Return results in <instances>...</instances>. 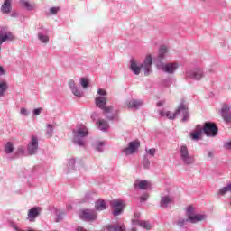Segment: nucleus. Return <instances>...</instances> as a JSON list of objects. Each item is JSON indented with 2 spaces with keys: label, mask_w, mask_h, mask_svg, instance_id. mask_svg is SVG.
Listing matches in <instances>:
<instances>
[{
  "label": "nucleus",
  "mask_w": 231,
  "mask_h": 231,
  "mask_svg": "<svg viewBox=\"0 0 231 231\" xmlns=\"http://www.w3.org/2000/svg\"><path fill=\"white\" fill-rule=\"evenodd\" d=\"M208 158H212V156H214V153H213L212 152H209L208 153Z\"/></svg>",
  "instance_id": "09e8293b"
},
{
  "label": "nucleus",
  "mask_w": 231,
  "mask_h": 231,
  "mask_svg": "<svg viewBox=\"0 0 231 231\" xmlns=\"http://www.w3.org/2000/svg\"><path fill=\"white\" fill-rule=\"evenodd\" d=\"M76 231H87V230L84 229V227H82V226H78V227L76 228Z\"/></svg>",
  "instance_id": "49530a36"
},
{
  "label": "nucleus",
  "mask_w": 231,
  "mask_h": 231,
  "mask_svg": "<svg viewBox=\"0 0 231 231\" xmlns=\"http://www.w3.org/2000/svg\"><path fill=\"white\" fill-rule=\"evenodd\" d=\"M146 152L148 154H150V156H154L156 154V149L154 148H152V149H146Z\"/></svg>",
  "instance_id": "c9c22d12"
},
{
  "label": "nucleus",
  "mask_w": 231,
  "mask_h": 231,
  "mask_svg": "<svg viewBox=\"0 0 231 231\" xmlns=\"http://www.w3.org/2000/svg\"><path fill=\"white\" fill-rule=\"evenodd\" d=\"M15 230H17V227H15Z\"/></svg>",
  "instance_id": "13d9d810"
},
{
  "label": "nucleus",
  "mask_w": 231,
  "mask_h": 231,
  "mask_svg": "<svg viewBox=\"0 0 231 231\" xmlns=\"http://www.w3.org/2000/svg\"><path fill=\"white\" fill-rule=\"evenodd\" d=\"M97 125L101 131H107V127H109V124L104 119L99 120Z\"/></svg>",
  "instance_id": "5701e85b"
},
{
  "label": "nucleus",
  "mask_w": 231,
  "mask_h": 231,
  "mask_svg": "<svg viewBox=\"0 0 231 231\" xmlns=\"http://www.w3.org/2000/svg\"><path fill=\"white\" fill-rule=\"evenodd\" d=\"M180 154L181 160L187 165H190L191 163H194V157L189 154V148H187V145H182L180 147Z\"/></svg>",
  "instance_id": "423d86ee"
},
{
  "label": "nucleus",
  "mask_w": 231,
  "mask_h": 231,
  "mask_svg": "<svg viewBox=\"0 0 231 231\" xmlns=\"http://www.w3.org/2000/svg\"><path fill=\"white\" fill-rule=\"evenodd\" d=\"M2 14H10L12 12V0H5L1 6Z\"/></svg>",
  "instance_id": "dca6fc26"
},
{
  "label": "nucleus",
  "mask_w": 231,
  "mask_h": 231,
  "mask_svg": "<svg viewBox=\"0 0 231 231\" xmlns=\"http://www.w3.org/2000/svg\"><path fill=\"white\" fill-rule=\"evenodd\" d=\"M48 129H49V131L47 132V134H48V136H49V138L51 136V133H53V126L52 125H48Z\"/></svg>",
  "instance_id": "4c0bfd02"
},
{
  "label": "nucleus",
  "mask_w": 231,
  "mask_h": 231,
  "mask_svg": "<svg viewBox=\"0 0 231 231\" xmlns=\"http://www.w3.org/2000/svg\"><path fill=\"white\" fill-rule=\"evenodd\" d=\"M28 152L29 154H36L37 149H39V140H37V137L32 136L31 143L28 144Z\"/></svg>",
  "instance_id": "9d476101"
},
{
  "label": "nucleus",
  "mask_w": 231,
  "mask_h": 231,
  "mask_svg": "<svg viewBox=\"0 0 231 231\" xmlns=\"http://www.w3.org/2000/svg\"><path fill=\"white\" fill-rule=\"evenodd\" d=\"M97 150L102 152V149H100V146H97Z\"/></svg>",
  "instance_id": "603ef678"
},
{
  "label": "nucleus",
  "mask_w": 231,
  "mask_h": 231,
  "mask_svg": "<svg viewBox=\"0 0 231 231\" xmlns=\"http://www.w3.org/2000/svg\"><path fill=\"white\" fill-rule=\"evenodd\" d=\"M104 145V143H99V147H102Z\"/></svg>",
  "instance_id": "864d4df0"
},
{
  "label": "nucleus",
  "mask_w": 231,
  "mask_h": 231,
  "mask_svg": "<svg viewBox=\"0 0 231 231\" xmlns=\"http://www.w3.org/2000/svg\"><path fill=\"white\" fill-rule=\"evenodd\" d=\"M108 231H125V226H108Z\"/></svg>",
  "instance_id": "393cba45"
},
{
  "label": "nucleus",
  "mask_w": 231,
  "mask_h": 231,
  "mask_svg": "<svg viewBox=\"0 0 231 231\" xmlns=\"http://www.w3.org/2000/svg\"><path fill=\"white\" fill-rule=\"evenodd\" d=\"M163 104H165V102H163V101L158 102L157 106L162 107V106H163Z\"/></svg>",
  "instance_id": "de8ad7c7"
},
{
  "label": "nucleus",
  "mask_w": 231,
  "mask_h": 231,
  "mask_svg": "<svg viewBox=\"0 0 231 231\" xmlns=\"http://www.w3.org/2000/svg\"><path fill=\"white\" fill-rule=\"evenodd\" d=\"M59 10H60V8H59V7H52V8L50 9V13L52 15H55L57 14V12H59Z\"/></svg>",
  "instance_id": "e433bc0d"
},
{
  "label": "nucleus",
  "mask_w": 231,
  "mask_h": 231,
  "mask_svg": "<svg viewBox=\"0 0 231 231\" xmlns=\"http://www.w3.org/2000/svg\"><path fill=\"white\" fill-rule=\"evenodd\" d=\"M138 147H140V141H132L129 143L128 147L123 150V152L126 156H129V154H134Z\"/></svg>",
  "instance_id": "1a4fd4ad"
},
{
  "label": "nucleus",
  "mask_w": 231,
  "mask_h": 231,
  "mask_svg": "<svg viewBox=\"0 0 231 231\" xmlns=\"http://www.w3.org/2000/svg\"><path fill=\"white\" fill-rule=\"evenodd\" d=\"M226 192H231V184L226 185L219 190V194H221V196H225Z\"/></svg>",
  "instance_id": "bb28decb"
},
{
  "label": "nucleus",
  "mask_w": 231,
  "mask_h": 231,
  "mask_svg": "<svg viewBox=\"0 0 231 231\" xmlns=\"http://www.w3.org/2000/svg\"><path fill=\"white\" fill-rule=\"evenodd\" d=\"M69 88L72 90L73 95H75V97H82V93H80V91H79V89L77 88V86L75 85V81H70L69 83Z\"/></svg>",
  "instance_id": "4be33fe9"
},
{
  "label": "nucleus",
  "mask_w": 231,
  "mask_h": 231,
  "mask_svg": "<svg viewBox=\"0 0 231 231\" xmlns=\"http://www.w3.org/2000/svg\"><path fill=\"white\" fill-rule=\"evenodd\" d=\"M41 111H42V108H36L33 111V114L35 115V116L41 115Z\"/></svg>",
  "instance_id": "ea45409f"
},
{
  "label": "nucleus",
  "mask_w": 231,
  "mask_h": 231,
  "mask_svg": "<svg viewBox=\"0 0 231 231\" xmlns=\"http://www.w3.org/2000/svg\"><path fill=\"white\" fill-rule=\"evenodd\" d=\"M41 214V208L35 207L28 211V219L31 222L35 221V218Z\"/></svg>",
  "instance_id": "9b49d317"
},
{
  "label": "nucleus",
  "mask_w": 231,
  "mask_h": 231,
  "mask_svg": "<svg viewBox=\"0 0 231 231\" xmlns=\"http://www.w3.org/2000/svg\"><path fill=\"white\" fill-rule=\"evenodd\" d=\"M38 38L44 44H46L47 42H50V38L48 36H46V35L42 34V33L38 34Z\"/></svg>",
  "instance_id": "473e14b6"
},
{
  "label": "nucleus",
  "mask_w": 231,
  "mask_h": 231,
  "mask_svg": "<svg viewBox=\"0 0 231 231\" xmlns=\"http://www.w3.org/2000/svg\"><path fill=\"white\" fill-rule=\"evenodd\" d=\"M162 71L165 73L172 74L176 69H178V63H167L162 65Z\"/></svg>",
  "instance_id": "f8f14e48"
},
{
  "label": "nucleus",
  "mask_w": 231,
  "mask_h": 231,
  "mask_svg": "<svg viewBox=\"0 0 231 231\" xmlns=\"http://www.w3.org/2000/svg\"><path fill=\"white\" fill-rule=\"evenodd\" d=\"M107 208V206L106 205V201L102 199H98L96 202V209L98 210L99 212L102 210H106Z\"/></svg>",
  "instance_id": "412c9836"
},
{
  "label": "nucleus",
  "mask_w": 231,
  "mask_h": 231,
  "mask_svg": "<svg viewBox=\"0 0 231 231\" xmlns=\"http://www.w3.org/2000/svg\"><path fill=\"white\" fill-rule=\"evenodd\" d=\"M3 45V42H0V53H1V46Z\"/></svg>",
  "instance_id": "5fc2aeb1"
},
{
  "label": "nucleus",
  "mask_w": 231,
  "mask_h": 231,
  "mask_svg": "<svg viewBox=\"0 0 231 231\" xmlns=\"http://www.w3.org/2000/svg\"><path fill=\"white\" fill-rule=\"evenodd\" d=\"M151 66H152V57L151 55L146 56V59L143 65L138 67V64H136L135 60L131 61L130 68L132 71H134V75H140V71L144 72V75L147 77L149 73H151Z\"/></svg>",
  "instance_id": "f257e3e1"
},
{
  "label": "nucleus",
  "mask_w": 231,
  "mask_h": 231,
  "mask_svg": "<svg viewBox=\"0 0 231 231\" xmlns=\"http://www.w3.org/2000/svg\"><path fill=\"white\" fill-rule=\"evenodd\" d=\"M159 113L161 116H166L167 118H169V120H174V118L178 116V114H176V110L174 113L171 111L166 112V114L164 111H160Z\"/></svg>",
  "instance_id": "aec40b11"
},
{
  "label": "nucleus",
  "mask_w": 231,
  "mask_h": 231,
  "mask_svg": "<svg viewBox=\"0 0 231 231\" xmlns=\"http://www.w3.org/2000/svg\"><path fill=\"white\" fill-rule=\"evenodd\" d=\"M79 217L83 221H95L97 219V213L89 209H82L79 211Z\"/></svg>",
  "instance_id": "6e6552de"
},
{
  "label": "nucleus",
  "mask_w": 231,
  "mask_h": 231,
  "mask_svg": "<svg viewBox=\"0 0 231 231\" xmlns=\"http://www.w3.org/2000/svg\"><path fill=\"white\" fill-rule=\"evenodd\" d=\"M222 116L225 122H231L230 107L228 105H224L222 107Z\"/></svg>",
  "instance_id": "f3484780"
},
{
  "label": "nucleus",
  "mask_w": 231,
  "mask_h": 231,
  "mask_svg": "<svg viewBox=\"0 0 231 231\" xmlns=\"http://www.w3.org/2000/svg\"><path fill=\"white\" fill-rule=\"evenodd\" d=\"M78 134L81 138H84V137L88 136V128H79L78 130Z\"/></svg>",
  "instance_id": "c85d7f7f"
},
{
  "label": "nucleus",
  "mask_w": 231,
  "mask_h": 231,
  "mask_svg": "<svg viewBox=\"0 0 231 231\" xmlns=\"http://www.w3.org/2000/svg\"><path fill=\"white\" fill-rule=\"evenodd\" d=\"M202 3H205V1H207V0H200Z\"/></svg>",
  "instance_id": "4d7b16f0"
},
{
  "label": "nucleus",
  "mask_w": 231,
  "mask_h": 231,
  "mask_svg": "<svg viewBox=\"0 0 231 231\" xmlns=\"http://www.w3.org/2000/svg\"><path fill=\"white\" fill-rule=\"evenodd\" d=\"M135 189H140L141 190H146V189H149L151 187V182L147 180H141L139 182L134 183Z\"/></svg>",
  "instance_id": "a211bd4d"
},
{
  "label": "nucleus",
  "mask_w": 231,
  "mask_h": 231,
  "mask_svg": "<svg viewBox=\"0 0 231 231\" xmlns=\"http://www.w3.org/2000/svg\"><path fill=\"white\" fill-rule=\"evenodd\" d=\"M110 206L112 208H115L113 210V215L114 216H120L121 213L124 212V208H125V203L124 200L120 199H114L110 202Z\"/></svg>",
  "instance_id": "7ed1b4c3"
},
{
  "label": "nucleus",
  "mask_w": 231,
  "mask_h": 231,
  "mask_svg": "<svg viewBox=\"0 0 231 231\" xmlns=\"http://www.w3.org/2000/svg\"><path fill=\"white\" fill-rule=\"evenodd\" d=\"M8 89V84L6 82L0 83V97L5 96V91Z\"/></svg>",
  "instance_id": "a878e982"
},
{
  "label": "nucleus",
  "mask_w": 231,
  "mask_h": 231,
  "mask_svg": "<svg viewBox=\"0 0 231 231\" xmlns=\"http://www.w3.org/2000/svg\"><path fill=\"white\" fill-rule=\"evenodd\" d=\"M150 165L151 162L149 161V159H147V157H144L143 160V166L144 167V169H149Z\"/></svg>",
  "instance_id": "f704fd0d"
},
{
  "label": "nucleus",
  "mask_w": 231,
  "mask_h": 231,
  "mask_svg": "<svg viewBox=\"0 0 231 231\" xmlns=\"http://www.w3.org/2000/svg\"><path fill=\"white\" fill-rule=\"evenodd\" d=\"M176 115L180 116L181 122H187L189 120L190 115L189 114V106L184 104H180L176 108Z\"/></svg>",
  "instance_id": "39448f33"
},
{
  "label": "nucleus",
  "mask_w": 231,
  "mask_h": 231,
  "mask_svg": "<svg viewBox=\"0 0 231 231\" xmlns=\"http://www.w3.org/2000/svg\"><path fill=\"white\" fill-rule=\"evenodd\" d=\"M3 71H5V69L0 66V73H3Z\"/></svg>",
  "instance_id": "3c124183"
},
{
  "label": "nucleus",
  "mask_w": 231,
  "mask_h": 231,
  "mask_svg": "<svg viewBox=\"0 0 231 231\" xmlns=\"http://www.w3.org/2000/svg\"><path fill=\"white\" fill-rule=\"evenodd\" d=\"M139 225L142 226V228H144L145 230H151V228H152L148 221L139 222Z\"/></svg>",
  "instance_id": "cd10ccee"
},
{
  "label": "nucleus",
  "mask_w": 231,
  "mask_h": 231,
  "mask_svg": "<svg viewBox=\"0 0 231 231\" xmlns=\"http://www.w3.org/2000/svg\"><path fill=\"white\" fill-rule=\"evenodd\" d=\"M67 208H68V210H71V208H71V205H68V206H67Z\"/></svg>",
  "instance_id": "8fccbe9b"
},
{
  "label": "nucleus",
  "mask_w": 231,
  "mask_h": 231,
  "mask_svg": "<svg viewBox=\"0 0 231 231\" xmlns=\"http://www.w3.org/2000/svg\"><path fill=\"white\" fill-rule=\"evenodd\" d=\"M147 199H149L148 194H144L141 197V201H147Z\"/></svg>",
  "instance_id": "79ce46f5"
},
{
  "label": "nucleus",
  "mask_w": 231,
  "mask_h": 231,
  "mask_svg": "<svg viewBox=\"0 0 231 231\" xmlns=\"http://www.w3.org/2000/svg\"><path fill=\"white\" fill-rule=\"evenodd\" d=\"M171 203H173V201H172V198L169 196H164L161 199V207L162 208H167V207H169Z\"/></svg>",
  "instance_id": "6ab92c4d"
},
{
  "label": "nucleus",
  "mask_w": 231,
  "mask_h": 231,
  "mask_svg": "<svg viewBox=\"0 0 231 231\" xmlns=\"http://www.w3.org/2000/svg\"><path fill=\"white\" fill-rule=\"evenodd\" d=\"M96 106L100 109H103L105 113H111L113 111V106H106L107 104V97H96Z\"/></svg>",
  "instance_id": "0eeeda50"
},
{
  "label": "nucleus",
  "mask_w": 231,
  "mask_h": 231,
  "mask_svg": "<svg viewBox=\"0 0 231 231\" xmlns=\"http://www.w3.org/2000/svg\"><path fill=\"white\" fill-rule=\"evenodd\" d=\"M98 95H101V97H106L107 95V92L105 89L99 88L97 90Z\"/></svg>",
  "instance_id": "58836bf2"
},
{
  "label": "nucleus",
  "mask_w": 231,
  "mask_h": 231,
  "mask_svg": "<svg viewBox=\"0 0 231 231\" xmlns=\"http://www.w3.org/2000/svg\"><path fill=\"white\" fill-rule=\"evenodd\" d=\"M5 152H6V154H12V152H14V144H12V143H6Z\"/></svg>",
  "instance_id": "c756f323"
},
{
  "label": "nucleus",
  "mask_w": 231,
  "mask_h": 231,
  "mask_svg": "<svg viewBox=\"0 0 231 231\" xmlns=\"http://www.w3.org/2000/svg\"><path fill=\"white\" fill-rule=\"evenodd\" d=\"M217 126L215 125V123L211 122H206L202 128V132L205 133L207 136H217Z\"/></svg>",
  "instance_id": "20e7f679"
},
{
  "label": "nucleus",
  "mask_w": 231,
  "mask_h": 231,
  "mask_svg": "<svg viewBox=\"0 0 231 231\" xmlns=\"http://www.w3.org/2000/svg\"><path fill=\"white\" fill-rule=\"evenodd\" d=\"M187 219L186 221H189V223H199V221H203L207 219V216L201 214H194V207L189 206L187 208Z\"/></svg>",
  "instance_id": "f03ea898"
},
{
  "label": "nucleus",
  "mask_w": 231,
  "mask_h": 231,
  "mask_svg": "<svg viewBox=\"0 0 231 231\" xmlns=\"http://www.w3.org/2000/svg\"><path fill=\"white\" fill-rule=\"evenodd\" d=\"M21 115H24L25 116H28V111L26 108H21L20 110Z\"/></svg>",
  "instance_id": "a19ab883"
},
{
  "label": "nucleus",
  "mask_w": 231,
  "mask_h": 231,
  "mask_svg": "<svg viewBox=\"0 0 231 231\" xmlns=\"http://www.w3.org/2000/svg\"><path fill=\"white\" fill-rule=\"evenodd\" d=\"M59 221H60V218H58V219L56 220L57 223H59Z\"/></svg>",
  "instance_id": "6e6d98bb"
},
{
  "label": "nucleus",
  "mask_w": 231,
  "mask_h": 231,
  "mask_svg": "<svg viewBox=\"0 0 231 231\" xmlns=\"http://www.w3.org/2000/svg\"><path fill=\"white\" fill-rule=\"evenodd\" d=\"M167 55V47L162 46L160 51H159V57L160 59H163Z\"/></svg>",
  "instance_id": "2f4dec72"
},
{
  "label": "nucleus",
  "mask_w": 231,
  "mask_h": 231,
  "mask_svg": "<svg viewBox=\"0 0 231 231\" xmlns=\"http://www.w3.org/2000/svg\"><path fill=\"white\" fill-rule=\"evenodd\" d=\"M185 223V220L184 219H182V220H180L179 222H178V225H179V226H183V224Z\"/></svg>",
  "instance_id": "a18cd8bd"
},
{
  "label": "nucleus",
  "mask_w": 231,
  "mask_h": 231,
  "mask_svg": "<svg viewBox=\"0 0 231 231\" xmlns=\"http://www.w3.org/2000/svg\"><path fill=\"white\" fill-rule=\"evenodd\" d=\"M142 106H143V102L136 99H132L125 104V107H128V109H138V107H142Z\"/></svg>",
  "instance_id": "4468645a"
},
{
  "label": "nucleus",
  "mask_w": 231,
  "mask_h": 231,
  "mask_svg": "<svg viewBox=\"0 0 231 231\" xmlns=\"http://www.w3.org/2000/svg\"><path fill=\"white\" fill-rule=\"evenodd\" d=\"M75 143H78V145H84V141H77V138L74 139Z\"/></svg>",
  "instance_id": "c03bdc74"
},
{
  "label": "nucleus",
  "mask_w": 231,
  "mask_h": 231,
  "mask_svg": "<svg viewBox=\"0 0 231 231\" xmlns=\"http://www.w3.org/2000/svg\"><path fill=\"white\" fill-rule=\"evenodd\" d=\"M203 134V127L201 125H197V128L194 132H192L189 136L191 140L198 141L199 138H201V135Z\"/></svg>",
  "instance_id": "ddd939ff"
},
{
  "label": "nucleus",
  "mask_w": 231,
  "mask_h": 231,
  "mask_svg": "<svg viewBox=\"0 0 231 231\" xmlns=\"http://www.w3.org/2000/svg\"><path fill=\"white\" fill-rule=\"evenodd\" d=\"M21 5H23L27 10H34L35 8L34 3L32 4L26 0H21Z\"/></svg>",
  "instance_id": "b1692460"
},
{
  "label": "nucleus",
  "mask_w": 231,
  "mask_h": 231,
  "mask_svg": "<svg viewBox=\"0 0 231 231\" xmlns=\"http://www.w3.org/2000/svg\"><path fill=\"white\" fill-rule=\"evenodd\" d=\"M15 36L12 32L4 33L3 31H0V42H6V41H14Z\"/></svg>",
  "instance_id": "2eb2a0df"
},
{
  "label": "nucleus",
  "mask_w": 231,
  "mask_h": 231,
  "mask_svg": "<svg viewBox=\"0 0 231 231\" xmlns=\"http://www.w3.org/2000/svg\"><path fill=\"white\" fill-rule=\"evenodd\" d=\"M224 147H225V149H227V150L231 149V141L228 142V143H226L224 144Z\"/></svg>",
  "instance_id": "37998d69"
},
{
  "label": "nucleus",
  "mask_w": 231,
  "mask_h": 231,
  "mask_svg": "<svg viewBox=\"0 0 231 231\" xmlns=\"http://www.w3.org/2000/svg\"><path fill=\"white\" fill-rule=\"evenodd\" d=\"M202 77L203 72L201 70L195 71L192 74V79H194L195 80H199V79H201Z\"/></svg>",
  "instance_id": "7c9ffc66"
},
{
  "label": "nucleus",
  "mask_w": 231,
  "mask_h": 231,
  "mask_svg": "<svg viewBox=\"0 0 231 231\" xmlns=\"http://www.w3.org/2000/svg\"><path fill=\"white\" fill-rule=\"evenodd\" d=\"M80 84L84 89H86V88H89V80L86 78L80 79Z\"/></svg>",
  "instance_id": "72a5a7b5"
}]
</instances>
